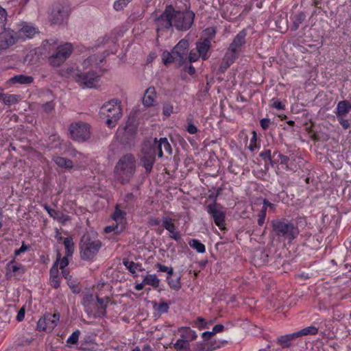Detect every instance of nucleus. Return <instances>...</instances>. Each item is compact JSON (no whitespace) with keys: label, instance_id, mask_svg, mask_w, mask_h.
Returning a JSON list of instances; mask_svg holds the SVG:
<instances>
[{"label":"nucleus","instance_id":"cd10ccee","mask_svg":"<svg viewBox=\"0 0 351 351\" xmlns=\"http://www.w3.org/2000/svg\"><path fill=\"white\" fill-rule=\"evenodd\" d=\"M53 160L59 167L61 168L69 169L73 167L72 160L64 157L54 156L53 158Z\"/></svg>","mask_w":351,"mask_h":351},{"label":"nucleus","instance_id":"6e6d98bb","mask_svg":"<svg viewBox=\"0 0 351 351\" xmlns=\"http://www.w3.org/2000/svg\"><path fill=\"white\" fill-rule=\"evenodd\" d=\"M173 108L171 104H165L162 108V113L165 116L169 117L173 113Z\"/></svg>","mask_w":351,"mask_h":351},{"label":"nucleus","instance_id":"20e7f679","mask_svg":"<svg viewBox=\"0 0 351 351\" xmlns=\"http://www.w3.org/2000/svg\"><path fill=\"white\" fill-rule=\"evenodd\" d=\"M101 242L95 232H88L82 237L80 242V254L83 260H91L98 253Z\"/></svg>","mask_w":351,"mask_h":351},{"label":"nucleus","instance_id":"b1692460","mask_svg":"<svg viewBox=\"0 0 351 351\" xmlns=\"http://www.w3.org/2000/svg\"><path fill=\"white\" fill-rule=\"evenodd\" d=\"M351 110V103L347 100L339 101L335 109L337 117L346 116Z\"/></svg>","mask_w":351,"mask_h":351},{"label":"nucleus","instance_id":"ddd939ff","mask_svg":"<svg viewBox=\"0 0 351 351\" xmlns=\"http://www.w3.org/2000/svg\"><path fill=\"white\" fill-rule=\"evenodd\" d=\"M17 40L15 32L5 25H0V51L5 50L14 45Z\"/></svg>","mask_w":351,"mask_h":351},{"label":"nucleus","instance_id":"49530a36","mask_svg":"<svg viewBox=\"0 0 351 351\" xmlns=\"http://www.w3.org/2000/svg\"><path fill=\"white\" fill-rule=\"evenodd\" d=\"M67 257L68 256H66L61 258L60 254H58L57 260L56 262H57V265H59L61 269H64L69 265V261Z\"/></svg>","mask_w":351,"mask_h":351},{"label":"nucleus","instance_id":"72a5a7b5","mask_svg":"<svg viewBox=\"0 0 351 351\" xmlns=\"http://www.w3.org/2000/svg\"><path fill=\"white\" fill-rule=\"evenodd\" d=\"M48 60L49 64L53 66H59L65 61L56 51L50 56Z\"/></svg>","mask_w":351,"mask_h":351},{"label":"nucleus","instance_id":"aec40b11","mask_svg":"<svg viewBox=\"0 0 351 351\" xmlns=\"http://www.w3.org/2000/svg\"><path fill=\"white\" fill-rule=\"evenodd\" d=\"M44 208L51 217L61 223H64L69 220V217L60 210L52 209L47 205H44Z\"/></svg>","mask_w":351,"mask_h":351},{"label":"nucleus","instance_id":"2eb2a0df","mask_svg":"<svg viewBox=\"0 0 351 351\" xmlns=\"http://www.w3.org/2000/svg\"><path fill=\"white\" fill-rule=\"evenodd\" d=\"M147 144H144L143 147V156L141 158L143 166L145 167L147 172H150L152 169L153 165L155 161L154 152H148L147 150Z\"/></svg>","mask_w":351,"mask_h":351},{"label":"nucleus","instance_id":"4c0bfd02","mask_svg":"<svg viewBox=\"0 0 351 351\" xmlns=\"http://www.w3.org/2000/svg\"><path fill=\"white\" fill-rule=\"evenodd\" d=\"M167 283L171 289L174 290H179L181 288L180 276H176V278L170 277L167 278Z\"/></svg>","mask_w":351,"mask_h":351},{"label":"nucleus","instance_id":"de8ad7c7","mask_svg":"<svg viewBox=\"0 0 351 351\" xmlns=\"http://www.w3.org/2000/svg\"><path fill=\"white\" fill-rule=\"evenodd\" d=\"M80 331L78 330L74 331L67 339L66 343L68 344L74 345L76 344L78 341L80 337Z\"/></svg>","mask_w":351,"mask_h":351},{"label":"nucleus","instance_id":"338daca9","mask_svg":"<svg viewBox=\"0 0 351 351\" xmlns=\"http://www.w3.org/2000/svg\"><path fill=\"white\" fill-rule=\"evenodd\" d=\"M50 285L53 288H58L60 286V278L59 277L55 278H50Z\"/></svg>","mask_w":351,"mask_h":351},{"label":"nucleus","instance_id":"79ce46f5","mask_svg":"<svg viewBox=\"0 0 351 351\" xmlns=\"http://www.w3.org/2000/svg\"><path fill=\"white\" fill-rule=\"evenodd\" d=\"M156 267L158 268V271L167 273V278L171 277L173 274V269L172 267H169L167 266L161 265L160 263L156 264Z\"/></svg>","mask_w":351,"mask_h":351},{"label":"nucleus","instance_id":"f704fd0d","mask_svg":"<svg viewBox=\"0 0 351 351\" xmlns=\"http://www.w3.org/2000/svg\"><path fill=\"white\" fill-rule=\"evenodd\" d=\"M1 99L5 105H12L18 101V97L16 95H8L1 93Z\"/></svg>","mask_w":351,"mask_h":351},{"label":"nucleus","instance_id":"423d86ee","mask_svg":"<svg viewBox=\"0 0 351 351\" xmlns=\"http://www.w3.org/2000/svg\"><path fill=\"white\" fill-rule=\"evenodd\" d=\"M274 234L284 239L292 241L298 234V228L287 219H277L271 221Z\"/></svg>","mask_w":351,"mask_h":351},{"label":"nucleus","instance_id":"774afa93","mask_svg":"<svg viewBox=\"0 0 351 351\" xmlns=\"http://www.w3.org/2000/svg\"><path fill=\"white\" fill-rule=\"evenodd\" d=\"M223 328H224V326L222 324H217L213 327L212 331L213 332V333L215 335L217 332L222 331L223 330Z\"/></svg>","mask_w":351,"mask_h":351},{"label":"nucleus","instance_id":"6e6552de","mask_svg":"<svg viewBox=\"0 0 351 351\" xmlns=\"http://www.w3.org/2000/svg\"><path fill=\"white\" fill-rule=\"evenodd\" d=\"M195 14L191 11H176L173 8V24L176 29L182 31L189 29L193 23Z\"/></svg>","mask_w":351,"mask_h":351},{"label":"nucleus","instance_id":"6ab92c4d","mask_svg":"<svg viewBox=\"0 0 351 351\" xmlns=\"http://www.w3.org/2000/svg\"><path fill=\"white\" fill-rule=\"evenodd\" d=\"M104 57L100 54H95L85 59L82 62V66L84 69L98 66L103 62Z\"/></svg>","mask_w":351,"mask_h":351},{"label":"nucleus","instance_id":"e433bc0d","mask_svg":"<svg viewBox=\"0 0 351 351\" xmlns=\"http://www.w3.org/2000/svg\"><path fill=\"white\" fill-rule=\"evenodd\" d=\"M317 332L318 328L315 326H308L296 332L298 337L309 335H316Z\"/></svg>","mask_w":351,"mask_h":351},{"label":"nucleus","instance_id":"f03ea898","mask_svg":"<svg viewBox=\"0 0 351 351\" xmlns=\"http://www.w3.org/2000/svg\"><path fill=\"white\" fill-rule=\"evenodd\" d=\"M189 43L186 39H182L173 47L171 52L165 51L162 53V60L165 65L173 62L177 67H180L187 62Z\"/></svg>","mask_w":351,"mask_h":351},{"label":"nucleus","instance_id":"393cba45","mask_svg":"<svg viewBox=\"0 0 351 351\" xmlns=\"http://www.w3.org/2000/svg\"><path fill=\"white\" fill-rule=\"evenodd\" d=\"M210 48V41L208 39H205L202 42H199L196 44V49L201 56L203 60L208 58L207 53Z\"/></svg>","mask_w":351,"mask_h":351},{"label":"nucleus","instance_id":"052dcab7","mask_svg":"<svg viewBox=\"0 0 351 351\" xmlns=\"http://www.w3.org/2000/svg\"><path fill=\"white\" fill-rule=\"evenodd\" d=\"M252 137L250 140V145H249V149L251 150V151H254V149L256 148V138H257V136H256V132H252Z\"/></svg>","mask_w":351,"mask_h":351},{"label":"nucleus","instance_id":"2f4dec72","mask_svg":"<svg viewBox=\"0 0 351 351\" xmlns=\"http://www.w3.org/2000/svg\"><path fill=\"white\" fill-rule=\"evenodd\" d=\"M7 269L10 274L14 276H19L24 273V267L21 264H15L13 262H10Z\"/></svg>","mask_w":351,"mask_h":351},{"label":"nucleus","instance_id":"603ef678","mask_svg":"<svg viewBox=\"0 0 351 351\" xmlns=\"http://www.w3.org/2000/svg\"><path fill=\"white\" fill-rule=\"evenodd\" d=\"M57 41L55 39L46 40L43 42V47L45 50H50L51 46H56Z\"/></svg>","mask_w":351,"mask_h":351},{"label":"nucleus","instance_id":"f8f14e48","mask_svg":"<svg viewBox=\"0 0 351 351\" xmlns=\"http://www.w3.org/2000/svg\"><path fill=\"white\" fill-rule=\"evenodd\" d=\"M173 8L167 6L165 11L154 20L158 33L169 29L173 25Z\"/></svg>","mask_w":351,"mask_h":351},{"label":"nucleus","instance_id":"4be33fe9","mask_svg":"<svg viewBox=\"0 0 351 351\" xmlns=\"http://www.w3.org/2000/svg\"><path fill=\"white\" fill-rule=\"evenodd\" d=\"M144 144H147V150L148 152H154V156L155 157L156 154L159 158H162L163 156V152L162 150V145H161V138L159 141H157L156 138H154L152 143L147 142Z\"/></svg>","mask_w":351,"mask_h":351},{"label":"nucleus","instance_id":"3c124183","mask_svg":"<svg viewBox=\"0 0 351 351\" xmlns=\"http://www.w3.org/2000/svg\"><path fill=\"white\" fill-rule=\"evenodd\" d=\"M43 108L47 113L51 112L55 108V104L53 101H48L43 105Z\"/></svg>","mask_w":351,"mask_h":351},{"label":"nucleus","instance_id":"ea45409f","mask_svg":"<svg viewBox=\"0 0 351 351\" xmlns=\"http://www.w3.org/2000/svg\"><path fill=\"white\" fill-rule=\"evenodd\" d=\"M125 216V213L120 210L118 206L116 207L114 213L112 215V219L117 223H121L123 222Z\"/></svg>","mask_w":351,"mask_h":351},{"label":"nucleus","instance_id":"c756f323","mask_svg":"<svg viewBox=\"0 0 351 351\" xmlns=\"http://www.w3.org/2000/svg\"><path fill=\"white\" fill-rule=\"evenodd\" d=\"M239 55V53L233 51L230 48H228L223 58V64H226V66H230V65L232 64L237 58Z\"/></svg>","mask_w":351,"mask_h":351},{"label":"nucleus","instance_id":"a19ab883","mask_svg":"<svg viewBox=\"0 0 351 351\" xmlns=\"http://www.w3.org/2000/svg\"><path fill=\"white\" fill-rule=\"evenodd\" d=\"M195 350V351H213L215 347L204 342H199L196 343Z\"/></svg>","mask_w":351,"mask_h":351},{"label":"nucleus","instance_id":"c03bdc74","mask_svg":"<svg viewBox=\"0 0 351 351\" xmlns=\"http://www.w3.org/2000/svg\"><path fill=\"white\" fill-rule=\"evenodd\" d=\"M123 265L132 274H135L139 267L138 264L130 261H124Z\"/></svg>","mask_w":351,"mask_h":351},{"label":"nucleus","instance_id":"13d9d810","mask_svg":"<svg viewBox=\"0 0 351 351\" xmlns=\"http://www.w3.org/2000/svg\"><path fill=\"white\" fill-rule=\"evenodd\" d=\"M58 273H59V271H58V267L57 265V262H55L50 269V278H56V277H59Z\"/></svg>","mask_w":351,"mask_h":351},{"label":"nucleus","instance_id":"c85d7f7f","mask_svg":"<svg viewBox=\"0 0 351 351\" xmlns=\"http://www.w3.org/2000/svg\"><path fill=\"white\" fill-rule=\"evenodd\" d=\"M160 282V279L156 274H147L143 277V283L145 285H150L154 289L159 287Z\"/></svg>","mask_w":351,"mask_h":351},{"label":"nucleus","instance_id":"dca6fc26","mask_svg":"<svg viewBox=\"0 0 351 351\" xmlns=\"http://www.w3.org/2000/svg\"><path fill=\"white\" fill-rule=\"evenodd\" d=\"M37 33L38 31L35 27L27 23H23L18 31V37L23 39L32 38Z\"/></svg>","mask_w":351,"mask_h":351},{"label":"nucleus","instance_id":"bf43d9fd","mask_svg":"<svg viewBox=\"0 0 351 351\" xmlns=\"http://www.w3.org/2000/svg\"><path fill=\"white\" fill-rule=\"evenodd\" d=\"M104 231L106 233L114 232L115 234L120 232L121 230L119 229L118 225L116 226H108L104 228Z\"/></svg>","mask_w":351,"mask_h":351},{"label":"nucleus","instance_id":"f3484780","mask_svg":"<svg viewBox=\"0 0 351 351\" xmlns=\"http://www.w3.org/2000/svg\"><path fill=\"white\" fill-rule=\"evenodd\" d=\"M245 30H242L240 32H239L233 39L232 43L230 45L229 48L232 51H236L239 53L241 51L242 47L245 43Z\"/></svg>","mask_w":351,"mask_h":351},{"label":"nucleus","instance_id":"bb28decb","mask_svg":"<svg viewBox=\"0 0 351 351\" xmlns=\"http://www.w3.org/2000/svg\"><path fill=\"white\" fill-rule=\"evenodd\" d=\"M73 51V46L71 43H66L62 45L58 46L56 49V52L58 53L59 55L62 58L66 60L71 54Z\"/></svg>","mask_w":351,"mask_h":351},{"label":"nucleus","instance_id":"1a4fd4ad","mask_svg":"<svg viewBox=\"0 0 351 351\" xmlns=\"http://www.w3.org/2000/svg\"><path fill=\"white\" fill-rule=\"evenodd\" d=\"M69 132L71 138L78 142H84L90 136L88 125L80 121L71 123L69 126Z\"/></svg>","mask_w":351,"mask_h":351},{"label":"nucleus","instance_id":"e2e57ef3","mask_svg":"<svg viewBox=\"0 0 351 351\" xmlns=\"http://www.w3.org/2000/svg\"><path fill=\"white\" fill-rule=\"evenodd\" d=\"M7 13L5 9L0 6V25H5L6 21Z\"/></svg>","mask_w":351,"mask_h":351},{"label":"nucleus","instance_id":"58836bf2","mask_svg":"<svg viewBox=\"0 0 351 351\" xmlns=\"http://www.w3.org/2000/svg\"><path fill=\"white\" fill-rule=\"evenodd\" d=\"M306 15L303 12L296 14L293 18V25L294 29H297L299 26L304 21Z\"/></svg>","mask_w":351,"mask_h":351},{"label":"nucleus","instance_id":"69168bd1","mask_svg":"<svg viewBox=\"0 0 351 351\" xmlns=\"http://www.w3.org/2000/svg\"><path fill=\"white\" fill-rule=\"evenodd\" d=\"M337 119L344 129H348L350 126L348 120L343 119V117H337Z\"/></svg>","mask_w":351,"mask_h":351},{"label":"nucleus","instance_id":"5fc2aeb1","mask_svg":"<svg viewBox=\"0 0 351 351\" xmlns=\"http://www.w3.org/2000/svg\"><path fill=\"white\" fill-rule=\"evenodd\" d=\"M110 38L108 36L106 35L102 37H100L97 40V43L95 45V47H99L102 45H104L105 44L108 43L109 42Z\"/></svg>","mask_w":351,"mask_h":351},{"label":"nucleus","instance_id":"0eeeda50","mask_svg":"<svg viewBox=\"0 0 351 351\" xmlns=\"http://www.w3.org/2000/svg\"><path fill=\"white\" fill-rule=\"evenodd\" d=\"M100 114L106 119V123L109 128L114 127L116 122L121 116L119 102L117 100H111L105 104L101 108Z\"/></svg>","mask_w":351,"mask_h":351},{"label":"nucleus","instance_id":"a878e982","mask_svg":"<svg viewBox=\"0 0 351 351\" xmlns=\"http://www.w3.org/2000/svg\"><path fill=\"white\" fill-rule=\"evenodd\" d=\"M178 331L180 332V337L187 343L194 341L197 337L196 332L189 327H180Z\"/></svg>","mask_w":351,"mask_h":351},{"label":"nucleus","instance_id":"9b49d317","mask_svg":"<svg viewBox=\"0 0 351 351\" xmlns=\"http://www.w3.org/2000/svg\"><path fill=\"white\" fill-rule=\"evenodd\" d=\"M59 321V313H46L38 321L37 330L50 332L57 326Z\"/></svg>","mask_w":351,"mask_h":351},{"label":"nucleus","instance_id":"a18cd8bd","mask_svg":"<svg viewBox=\"0 0 351 351\" xmlns=\"http://www.w3.org/2000/svg\"><path fill=\"white\" fill-rule=\"evenodd\" d=\"M132 0H117L114 3V8L117 10H122Z\"/></svg>","mask_w":351,"mask_h":351},{"label":"nucleus","instance_id":"9d476101","mask_svg":"<svg viewBox=\"0 0 351 351\" xmlns=\"http://www.w3.org/2000/svg\"><path fill=\"white\" fill-rule=\"evenodd\" d=\"M69 10L66 5L57 2L53 4L49 19L52 23L56 25L63 24L67 19Z\"/></svg>","mask_w":351,"mask_h":351},{"label":"nucleus","instance_id":"c9c22d12","mask_svg":"<svg viewBox=\"0 0 351 351\" xmlns=\"http://www.w3.org/2000/svg\"><path fill=\"white\" fill-rule=\"evenodd\" d=\"M64 245L66 249V256H71L74 251V243L72 238L66 237L64 240Z\"/></svg>","mask_w":351,"mask_h":351},{"label":"nucleus","instance_id":"7ed1b4c3","mask_svg":"<svg viewBox=\"0 0 351 351\" xmlns=\"http://www.w3.org/2000/svg\"><path fill=\"white\" fill-rule=\"evenodd\" d=\"M135 171L136 159L131 154H127L121 157L114 168L116 178L122 184L129 182Z\"/></svg>","mask_w":351,"mask_h":351},{"label":"nucleus","instance_id":"7c9ffc66","mask_svg":"<svg viewBox=\"0 0 351 351\" xmlns=\"http://www.w3.org/2000/svg\"><path fill=\"white\" fill-rule=\"evenodd\" d=\"M10 81L13 84H29L33 82L32 76L19 75L10 78Z\"/></svg>","mask_w":351,"mask_h":351},{"label":"nucleus","instance_id":"4d7b16f0","mask_svg":"<svg viewBox=\"0 0 351 351\" xmlns=\"http://www.w3.org/2000/svg\"><path fill=\"white\" fill-rule=\"evenodd\" d=\"M186 130L191 134H195L198 131L197 128L191 121L188 123Z\"/></svg>","mask_w":351,"mask_h":351},{"label":"nucleus","instance_id":"4468645a","mask_svg":"<svg viewBox=\"0 0 351 351\" xmlns=\"http://www.w3.org/2000/svg\"><path fill=\"white\" fill-rule=\"evenodd\" d=\"M206 211L213 218L214 222L219 228L224 227L225 214L221 207L216 203L208 204L206 206Z\"/></svg>","mask_w":351,"mask_h":351},{"label":"nucleus","instance_id":"a211bd4d","mask_svg":"<svg viewBox=\"0 0 351 351\" xmlns=\"http://www.w3.org/2000/svg\"><path fill=\"white\" fill-rule=\"evenodd\" d=\"M163 227L169 232V237L175 241H179L181 238L179 232L176 230V226L172 221V219L164 217L162 219Z\"/></svg>","mask_w":351,"mask_h":351},{"label":"nucleus","instance_id":"864d4df0","mask_svg":"<svg viewBox=\"0 0 351 351\" xmlns=\"http://www.w3.org/2000/svg\"><path fill=\"white\" fill-rule=\"evenodd\" d=\"M162 149L163 148L169 154H171V147L167 138H161Z\"/></svg>","mask_w":351,"mask_h":351},{"label":"nucleus","instance_id":"5701e85b","mask_svg":"<svg viewBox=\"0 0 351 351\" xmlns=\"http://www.w3.org/2000/svg\"><path fill=\"white\" fill-rule=\"evenodd\" d=\"M156 97V93L154 87H149L144 94L143 104L145 106H152L154 105Z\"/></svg>","mask_w":351,"mask_h":351},{"label":"nucleus","instance_id":"f257e3e1","mask_svg":"<svg viewBox=\"0 0 351 351\" xmlns=\"http://www.w3.org/2000/svg\"><path fill=\"white\" fill-rule=\"evenodd\" d=\"M62 75L73 78L82 88H95L99 86L101 74L94 71L83 73L78 69L71 66L62 71Z\"/></svg>","mask_w":351,"mask_h":351},{"label":"nucleus","instance_id":"09e8293b","mask_svg":"<svg viewBox=\"0 0 351 351\" xmlns=\"http://www.w3.org/2000/svg\"><path fill=\"white\" fill-rule=\"evenodd\" d=\"M201 57L199 53L197 52L196 48L191 50V51L188 53L187 59L190 62H193L197 61L199 58Z\"/></svg>","mask_w":351,"mask_h":351},{"label":"nucleus","instance_id":"680f3d73","mask_svg":"<svg viewBox=\"0 0 351 351\" xmlns=\"http://www.w3.org/2000/svg\"><path fill=\"white\" fill-rule=\"evenodd\" d=\"M260 157L264 160H269L271 163V151L269 149L262 152L259 154Z\"/></svg>","mask_w":351,"mask_h":351},{"label":"nucleus","instance_id":"0e129e2a","mask_svg":"<svg viewBox=\"0 0 351 351\" xmlns=\"http://www.w3.org/2000/svg\"><path fill=\"white\" fill-rule=\"evenodd\" d=\"M271 123V121L269 119H267V118H264V119H262L261 121H260V125L261 126V128L264 130H266L268 129L269 125Z\"/></svg>","mask_w":351,"mask_h":351},{"label":"nucleus","instance_id":"37998d69","mask_svg":"<svg viewBox=\"0 0 351 351\" xmlns=\"http://www.w3.org/2000/svg\"><path fill=\"white\" fill-rule=\"evenodd\" d=\"M189 346V343L185 341L182 337L178 339L174 343L173 347L177 350H186Z\"/></svg>","mask_w":351,"mask_h":351},{"label":"nucleus","instance_id":"39448f33","mask_svg":"<svg viewBox=\"0 0 351 351\" xmlns=\"http://www.w3.org/2000/svg\"><path fill=\"white\" fill-rule=\"evenodd\" d=\"M110 302V298L106 297L100 298L97 297V300L93 299L92 295L87 296L83 302L85 311L89 317H103L106 314V308Z\"/></svg>","mask_w":351,"mask_h":351},{"label":"nucleus","instance_id":"412c9836","mask_svg":"<svg viewBox=\"0 0 351 351\" xmlns=\"http://www.w3.org/2000/svg\"><path fill=\"white\" fill-rule=\"evenodd\" d=\"M296 338H298L296 332L287 334L285 335L279 336L276 339V343L282 348H288L291 346V342Z\"/></svg>","mask_w":351,"mask_h":351},{"label":"nucleus","instance_id":"473e14b6","mask_svg":"<svg viewBox=\"0 0 351 351\" xmlns=\"http://www.w3.org/2000/svg\"><path fill=\"white\" fill-rule=\"evenodd\" d=\"M189 245L191 248L195 250L198 253H204L206 251L205 245L197 239H191L189 241Z\"/></svg>","mask_w":351,"mask_h":351},{"label":"nucleus","instance_id":"8fccbe9b","mask_svg":"<svg viewBox=\"0 0 351 351\" xmlns=\"http://www.w3.org/2000/svg\"><path fill=\"white\" fill-rule=\"evenodd\" d=\"M195 325L200 330L208 328V326L207 325V322L204 318L200 317L197 318Z\"/></svg>","mask_w":351,"mask_h":351}]
</instances>
